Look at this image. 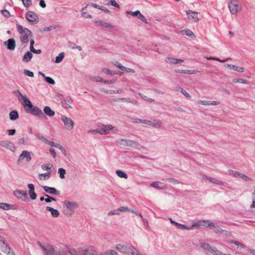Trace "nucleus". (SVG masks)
I'll list each match as a JSON object with an SVG mask.
<instances>
[{"mask_svg": "<svg viewBox=\"0 0 255 255\" xmlns=\"http://www.w3.org/2000/svg\"><path fill=\"white\" fill-rule=\"evenodd\" d=\"M14 93L15 96L17 97L19 96L23 99V103L25 104V107L27 106V108L25 109L26 113H31L33 115L40 118H46L43 112L40 108L36 106H33L31 102L26 98V97L23 96L18 90L15 91Z\"/></svg>", "mask_w": 255, "mask_h": 255, "instance_id": "1", "label": "nucleus"}, {"mask_svg": "<svg viewBox=\"0 0 255 255\" xmlns=\"http://www.w3.org/2000/svg\"><path fill=\"white\" fill-rule=\"evenodd\" d=\"M228 7L232 14H236L242 9V6L238 0H231L228 4Z\"/></svg>", "mask_w": 255, "mask_h": 255, "instance_id": "2", "label": "nucleus"}, {"mask_svg": "<svg viewBox=\"0 0 255 255\" xmlns=\"http://www.w3.org/2000/svg\"><path fill=\"white\" fill-rule=\"evenodd\" d=\"M200 226H204L205 227H211L214 226V223H211L209 220H199L195 222L191 226H187L185 225H183L182 230H191L193 229L195 227H199Z\"/></svg>", "mask_w": 255, "mask_h": 255, "instance_id": "3", "label": "nucleus"}, {"mask_svg": "<svg viewBox=\"0 0 255 255\" xmlns=\"http://www.w3.org/2000/svg\"><path fill=\"white\" fill-rule=\"evenodd\" d=\"M119 144L124 146H129L136 149H139L140 147V144L137 142L125 139H121L119 140Z\"/></svg>", "mask_w": 255, "mask_h": 255, "instance_id": "4", "label": "nucleus"}, {"mask_svg": "<svg viewBox=\"0 0 255 255\" xmlns=\"http://www.w3.org/2000/svg\"><path fill=\"white\" fill-rule=\"evenodd\" d=\"M26 19L32 24H36L39 21L38 15L33 11H28L25 13Z\"/></svg>", "mask_w": 255, "mask_h": 255, "instance_id": "5", "label": "nucleus"}, {"mask_svg": "<svg viewBox=\"0 0 255 255\" xmlns=\"http://www.w3.org/2000/svg\"><path fill=\"white\" fill-rule=\"evenodd\" d=\"M39 246L42 249L44 255H57V252L51 245H47L46 246H44L39 243Z\"/></svg>", "mask_w": 255, "mask_h": 255, "instance_id": "6", "label": "nucleus"}, {"mask_svg": "<svg viewBox=\"0 0 255 255\" xmlns=\"http://www.w3.org/2000/svg\"><path fill=\"white\" fill-rule=\"evenodd\" d=\"M143 124L156 128H160L162 125L161 121L157 119H153L152 121L145 120Z\"/></svg>", "mask_w": 255, "mask_h": 255, "instance_id": "7", "label": "nucleus"}, {"mask_svg": "<svg viewBox=\"0 0 255 255\" xmlns=\"http://www.w3.org/2000/svg\"><path fill=\"white\" fill-rule=\"evenodd\" d=\"M61 119L64 123L67 130H71L73 128L74 122L70 118L66 116H62Z\"/></svg>", "mask_w": 255, "mask_h": 255, "instance_id": "8", "label": "nucleus"}, {"mask_svg": "<svg viewBox=\"0 0 255 255\" xmlns=\"http://www.w3.org/2000/svg\"><path fill=\"white\" fill-rule=\"evenodd\" d=\"M24 158H25L27 162H30L31 160V155L28 151L23 150L22 151L17 160V163L20 164Z\"/></svg>", "mask_w": 255, "mask_h": 255, "instance_id": "9", "label": "nucleus"}, {"mask_svg": "<svg viewBox=\"0 0 255 255\" xmlns=\"http://www.w3.org/2000/svg\"><path fill=\"white\" fill-rule=\"evenodd\" d=\"M186 14L188 16L189 20L192 22H196L199 20L198 12H197L189 10L187 11Z\"/></svg>", "mask_w": 255, "mask_h": 255, "instance_id": "10", "label": "nucleus"}, {"mask_svg": "<svg viewBox=\"0 0 255 255\" xmlns=\"http://www.w3.org/2000/svg\"><path fill=\"white\" fill-rule=\"evenodd\" d=\"M14 194L22 201H25L27 199V193L26 191L16 190L14 192Z\"/></svg>", "mask_w": 255, "mask_h": 255, "instance_id": "11", "label": "nucleus"}, {"mask_svg": "<svg viewBox=\"0 0 255 255\" xmlns=\"http://www.w3.org/2000/svg\"><path fill=\"white\" fill-rule=\"evenodd\" d=\"M99 133L101 134H107L110 130L113 129L114 127L111 125L107 126L102 125L99 127Z\"/></svg>", "mask_w": 255, "mask_h": 255, "instance_id": "12", "label": "nucleus"}, {"mask_svg": "<svg viewBox=\"0 0 255 255\" xmlns=\"http://www.w3.org/2000/svg\"><path fill=\"white\" fill-rule=\"evenodd\" d=\"M44 191L49 194H52V195H59L60 194V192L57 190L54 187H49V186H43L42 187Z\"/></svg>", "mask_w": 255, "mask_h": 255, "instance_id": "13", "label": "nucleus"}, {"mask_svg": "<svg viewBox=\"0 0 255 255\" xmlns=\"http://www.w3.org/2000/svg\"><path fill=\"white\" fill-rule=\"evenodd\" d=\"M0 145L12 151H14L15 149V147L13 144L12 142L6 140H0Z\"/></svg>", "mask_w": 255, "mask_h": 255, "instance_id": "14", "label": "nucleus"}, {"mask_svg": "<svg viewBox=\"0 0 255 255\" xmlns=\"http://www.w3.org/2000/svg\"><path fill=\"white\" fill-rule=\"evenodd\" d=\"M4 45L7 49L13 50L15 48V41L13 38H10L4 42Z\"/></svg>", "mask_w": 255, "mask_h": 255, "instance_id": "15", "label": "nucleus"}, {"mask_svg": "<svg viewBox=\"0 0 255 255\" xmlns=\"http://www.w3.org/2000/svg\"><path fill=\"white\" fill-rule=\"evenodd\" d=\"M75 249H70L68 247L63 248L59 253V255H74Z\"/></svg>", "mask_w": 255, "mask_h": 255, "instance_id": "16", "label": "nucleus"}, {"mask_svg": "<svg viewBox=\"0 0 255 255\" xmlns=\"http://www.w3.org/2000/svg\"><path fill=\"white\" fill-rule=\"evenodd\" d=\"M200 247L204 251H208L213 254L215 252V250L216 249L215 247H213L211 246L209 244L207 243H200Z\"/></svg>", "mask_w": 255, "mask_h": 255, "instance_id": "17", "label": "nucleus"}, {"mask_svg": "<svg viewBox=\"0 0 255 255\" xmlns=\"http://www.w3.org/2000/svg\"><path fill=\"white\" fill-rule=\"evenodd\" d=\"M64 205L72 212H74L75 209L78 207V205L76 203L69 201H65Z\"/></svg>", "mask_w": 255, "mask_h": 255, "instance_id": "18", "label": "nucleus"}, {"mask_svg": "<svg viewBox=\"0 0 255 255\" xmlns=\"http://www.w3.org/2000/svg\"><path fill=\"white\" fill-rule=\"evenodd\" d=\"M17 28L18 31L21 33L23 34V35L29 36L31 34V32L28 28H23L22 26L19 24H17Z\"/></svg>", "mask_w": 255, "mask_h": 255, "instance_id": "19", "label": "nucleus"}, {"mask_svg": "<svg viewBox=\"0 0 255 255\" xmlns=\"http://www.w3.org/2000/svg\"><path fill=\"white\" fill-rule=\"evenodd\" d=\"M73 102V100L70 97H68L66 98V99H64L61 103L62 105V106L65 109H68V108H72V107L70 106V104H71Z\"/></svg>", "mask_w": 255, "mask_h": 255, "instance_id": "20", "label": "nucleus"}, {"mask_svg": "<svg viewBox=\"0 0 255 255\" xmlns=\"http://www.w3.org/2000/svg\"><path fill=\"white\" fill-rule=\"evenodd\" d=\"M9 247L8 244L6 243L4 238L0 236V249L2 252L6 251V250Z\"/></svg>", "mask_w": 255, "mask_h": 255, "instance_id": "21", "label": "nucleus"}, {"mask_svg": "<svg viewBox=\"0 0 255 255\" xmlns=\"http://www.w3.org/2000/svg\"><path fill=\"white\" fill-rule=\"evenodd\" d=\"M182 59H178L173 57H168L165 59V62L171 64H177L183 62Z\"/></svg>", "mask_w": 255, "mask_h": 255, "instance_id": "22", "label": "nucleus"}, {"mask_svg": "<svg viewBox=\"0 0 255 255\" xmlns=\"http://www.w3.org/2000/svg\"><path fill=\"white\" fill-rule=\"evenodd\" d=\"M128 245L124 246L122 244H117L116 246V249L120 252L123 254L128 253Z\"/></svg>", "mask_w": 255, "mask_h": 255, "instance_id": "23", "label": "nucleus"}, {"mask_svg": "<svg viewBox=\"0 0 255 255\" xmlns=\"http://www.w3.org/2000/svg\"><path fill=\"white\" fill-rule=\"evenodd\" d=\"M225 67L229 69H232L241 73L244 71V69L243 67L238 66L235 65L228 64L225 65Z\"/></svg>", "mask_w": 255, "mask_h": 255, "instance_id": "24", "label": "nucleus"}, {"mask_svg": "<svg viewBox=\"0 0 255 255\" xmlns=\"http://www.w3.org/2000/svg\"><path fill=\"white\" fill-rule=\"evenodd\" d=\"M198 103L202 105L205 106H215L218 105L220 104L219 101H205V100H200L198 101Z\"/></svg>", "mask_w": 255, "mask_h": 255, "instance_id": "25", "label": "nucleus"}, {"mask_svg": "<svg viewBox=\"0 0 255 255\" xmlns=\"http://www.w3.org/2000/svg\"><path fill=\"white\" fill-rule=\"evenodd\" d=\"M46 210L51 212V216L54 218L59 217L60 213L58 210L55 209L51 207H46Z\"/></svg>", "mask_w": 255, "mask_h": 255, "instance_id": "26", "label": "nucleus"}, {"mask_svg": "<svg viewBox=\"0 0 255 255\" xmlns=\"http://www.w3.org/2000/svg\"><path fill=\"white\" fill-rule=\"evenodd\" d=\"M151 185L152 187L159 189H164L166 188L165 185L163 183L159 181L153 182L151 184Z\"/></svg>", "mask_w": 255, "mask_h": 255, "instance_id": "27", "label": "nucleus"}, {"mask_svg": "<svg viewBox=\"0 0 255 255\" xmlns=\"http://www.w3.org/2000/svg\"><path fill=\"white\" fill-rule=\"evenodd\" d=\"M43 113L46 116L53 117L55 115V112L51 110L49 106H45L43 109Z\"/></svg>", "mask_w": 255, "mask_h": 255, "instance_id": "28", "label": "nucleus"}, {"mask_svg": "<svg viewBox=\"0 0 255 255\" xmlns=\"http://www.w3.org/2000/svg\"><path fill=\"white\" fill-rule=\"evenodd\" d=\"M32 57H33L32 54L30 52L27 51L24 55V56L22 58V61L24 62L27 63L31 60Z\"/></svg>", "mask_w": 255, "mask_h": 255, "instance_id": "29", "label": "nucleus"}, {"mask_svg": "<svg viewBox=\"0 0 255 255\" xmlns=\"http://www.w3.org/2000/svg\"><path fill=\"white\" fill-rule=\"evenodd\" d=\"M138 251L135 248L131 245H128V254H130L131 255H138Z\"/></svg>", "mask_w": 255, "mask_h": 255, "instance_id": "30", "label": "nucleus"}, {"mask_svg": "<svg viewBox=\"0 0 255 255\" xmlns=\"http://www.w3.org/2000/svg\"><path fill=\"white\" fill-rule=\"evenodd\" d=\"M9 119L11 121L16 120L19 117L18 113L17 111L16 110H13V111H11L9 113Z\"/></svg>", "mask_w": 255, "mask_h": 255, "instance_id": "31", "label": "nucleus"}, {"mask_svg": "<svg viewBox=\"0 0 255 255\" xmlns=\"http://www.w3.org/2000/svg\"><path fill=\"white\" fill-rule=\"evenodd\" d=\"M51 176L50 171L39 174V178L41 180H46L50 178Z\"/></svg>", "mask_w": 255, "mask_h": 255, "instance_id": "32", "label": "nucleus"}, {"mask_svg": "<svg viewBox=\"0 0 255 255\" xmlns=\"http://www.w3.org/2000/svg\"><path fill=\"white\" fill-rule=\"evenodd\" d=\"M105 4L107 5H113L115 7L120 8V6L115 0H104Z\"/></svg>", "mask_w": 255, "mask_h": 255, "instance_id": "33", "label": "nucleus"}, {"mask_svg": "<svg viewBox=\"0 0 255 255\" xmlns=\"http://www.w3.org/2000/svg\"><path fill=\"white\" fill-rule=\"evenodd\" d=\"M175 91L177 92H181L185 97L188 99H190L191 98V96L183 89L180 87H176L174 89Z\"/></svg>", "mask_w": 255, "mask_h": 255, "instance_id": "34", "label": "nucleus"}, {"mask_svg": "<svg viewBox=\"0 0 255 255\" xmlns=\"http://www.w3.org/2000/svg\"><path fill=\"white\" fill-rule=\"evenodd\" d=\"M175 72L179 73L187 74H195L196 73L195 70H176Z\"/></svg>", "mask_w": 255, "mask_h": 255, "instance_id": "35", "label": "nucleus"}, {"mask_svg": "<svg viewBox=\"0 0 255 255\" xmlns=\"http://www.w3.org/2000/svg\"><path fill=\"white\" fill-rule=\"evenodd\" d=\"M49 145L60 149L62 153H64L66 151L65 148L62 145H61L60 144L56 143L53 141H50Z\"/></svg>", "mask_w": 255, "mask_h": 255, "instance_id": "36", "label": "nucleus"}, {"mask_svg": "<svg viewBox=\"0 0 255 255\" xmlns=\"http://www.w3.org/2000/svg\"><path fill=\"white\" fill-rule=\"evenodd\" d=\"M95 23L103 26L107 28H112L113 26L109 23L104 22L100 20L96 21Z\"/></svg>", "mask_w": 255, "mask_h": 255, "instance_id": "37", "label": "nucleus"}, {"mask_svg": "<svg viewBox=\"0 0 255 255\" xmlns=\"http://www.w3.org/2000/svg\"><path fill=\"white\" fill-rule=\"evenodd\" d=\"M232 81L234 83H240L244 84H249L250 82L247 80L241 79V78H235L232 80Z\"/></svg>", "mask_w": 255, "mask_h": 255, "instance_id": "38", "label": "nucleus"}, {"mask_svg": "<svg viewBox=\"0 0 255 255\" xmlns=\"http://www.w3.org/2000/svg\"><path fill=\"white\" fill-rule=\"evenodd\" d=\"M35 136L36 137L40 140L41 141H43V142L49 144L51 141L48 140L47 139L45 138L43 135H41L40 133H37L35 134Z\"/></svg>", "mask_w": 255, "mask_h": 255, "instance_id": "39", "label": "nucleus"}, {"mask_svg": "<svg viewBox=\"0 0 255 255\" xmlns=\"http://www.w3.org/2000/svg\"><path fill=\"white\" fill-rule=\"evenodd\" d=\"M116 174L121 178L127 179L128 176L126 173L121 170H117L116 171Z\"/></svg>", "mask_w": 255, "mask_h": 255, "instance_id": "40", "label": "nucleus"}, {"mask_svg": "<svg viewBox=\"0 0 255 255\" xmlns=\"http://www.w3.org/2000/svg\"><path fill=\"white\" fill-rule=\"evenodd\" d=\"M12 205L6 203H0V208L4 210H9L11 208Z\"/></svg>", "mask_w": 255, "mask_h": 255, "instance_id": "41", "label": "nucleus"}, {"mask_svg": "<svg viewBox=\"0 0 255 255\" xmlns=\"http://www.w3.org/2000/svg\"><path fill=\"white\" fill-rule=\"evenodd\" d=\"M64 57V52H61L57 56H56L55 58V62L56 63H59L61 62Z\"/></svg>", "mask_w": 255, "mask_h": 255, "instance_id": "42", "label": "nucleus"}, {"mask_svg": "<svg viewBox=\"0 0 255 255\" xmlns=\"http://www.w3.org/2000/svg\"><path fill=\"white\" fill-rule=\"evenodd\" d=\"M58 173L61 179L65 178V174H66V170L63 168H59L58 170Z\"/></svg>", "mask_w": 255, "mask_h": 255, "instance_id": "43", "label": "nucleus"}, {"mask_svg": "<svg viewBox=\"0 0 255 255\" xmlns=\"http://www.w3.org/2000/svg\"><path fill=\"white\" fill-rule=\"evenodd\" d=\"M228 173L229 175L235 177H239L241 172L233 170H229L228 171Z\"/></svg>", "mask_w": 255, "mask_h": 255, "instance_id": "44", "label": "nucleus"}, {"mask_svg": "<svg viewBox=\"0 0 255 255\" xmlns=\"http://www.w3.org/2000/svg\"><path fill=\"white\" fill-rule=\"evenodd\" d=\"M103 92H104V93H106L107 94H119V93H121L122 92V90H102Z\"/></svg>", "mask_w": 255, "mask_h": 255, "instance_id": "45", "label": "nucleus"}, {"mask_svg": "<svg viewBox=\"0 0 255 255\" xmlns=\"http://www.w3.org/2000/svg\"><path fill=\"white\" fill-rule=\"evenodd\" d=\"M102 71L107 74H108V75H115L116 74V73L114 71H112L111 70H110V69H109L108 68H104L102 69Z\"/></svg>", "mask_w": 255, "mask_h": 255, "instance_id": "46", "label": "nucleus"}, {"mask_svg": "<svg viewBox=\"0 0 255 255\" xmlns=\"http://www.w3.org/2000/svg\"><path fill=\"white\" fill-rule=\"evenodd\" d=\"M169 220H170V223L176 226L179 229H181V230L182 229V227H183V224H181L178 223H177V222L172 220L170 218L169 219Z\"/></svg>", "mask_w": 255, "mask_h": 255, "instance_id": "47", "label": "nucleus"}, {"mask_svg": "<svg viewBox=\"0 0 255 255\" xmlns=\"http://www.w3.org/2000/svg\"><path fill=\"white\" fill-rule=\"evenodd\" d=\"M53 166V165L50 163H47V164H44L42 165L41 167L42 169L43 170H48L50 169Z\"/></svg>", "mask_w": 255, "mask_h": 255, "instance_id": "48", "label": "nucleus"}, {"mask_svg": "<svg viewBox=\"0 0 255 255\" xmlns=\"http://www.w3.org/2000/svg\"><path fill=\"white\" fill-rule=\"evenodd\" d=\"M45 81L49 84L54 85L55 82V81L51 77L46 76L44 78Z\"/></svg>", "mask_w": 255, "mask_h": 255, "instance_id": "49", "label": "nucleus"}, {"mask_svg": "<svg viewBox=\"0 0 255 255\" xmlns=\"http://www.w3.org/2000/svg\"><path fill=\"white\" fill-rule=\"evenodd\" d=\"M87 248L88 249V250L89 251L90 253H97V248L94 246H87Z\"/></svg>", "mask_w": 255, "mask_h": 255, "instance_id": "50", "label": "nucleus"}, {"mask_svg": "<svg viewBox=\"0 0 255 255\" xmlns=\"http://www.w3.org/2000/svg\"><path fill=\"white\" fill-rule=\"evenodd\" d=\"M126 13L128 14L131 15L133 16H138V14H140L139 10H136L135 11H127Z\"/></svg>", "mask_w": 255, "mask_h": 255, "instance_id": "51", "label": "nucleus"}, {"mask_svg": "<svg viewBox=\"0 0 255 255\" xmlns=\"http://www.w3.org/2000/svg\"><path fill=\"white\" fill-rule=\"evenodd\" d=\"M1 13L5 17L8 18L10 16L9 11L7 9H3L1 10Z\"/></svg>", "mask_w": 255, "mask_h": 255, "instance_id": "52", "label": "nucleus"}, {"mask_svg": "<svg viewBox=\"0 0 255 255\" xmlns=\"http://www.w3.org/2000/svg\"><path fill=\"white\" fill-rule=\"evenodd\" d=\"M25 7H28L32 5V1L31 0H21Z\"/></svg>", "mask_w": 255, "mask_h": 255, "instance_id": "53", "label": "nucleus"}, {"mask_svg": "<svg viewBox=\"0 0 255 255\" xmlns=\"http://www.w3.org/2000/svg\"><path fill=\"white\" fill-rule=\"evenodd\" d=\"M185 34L191 38L195 37L194 33L189 29H186L184 30Z\"/></svg>", "mask_w": 255, "mask_h": 255, "instance_id": "54", "label": "nucleus"}, {"mask_svg": "<svg viewBox=\"0 0 255 255\" xmlns=\"http://www.w3.org/2000/svg\"><path fill=\"white\" fill-rule=\"evenodd\" d=\"M137 17L142 22H143L145 23H147L148 21L147 19L145 18V17L140 12V14H138Z\"/></svg>", "mask_w": 255, "mask_h": 255, "instance_id": "55", "label": "nucleus"}, {"mask_svg": "<svg viewBox=\"0 0 255 255\" xmlns=\"http://www.w3.org/2000/svg\"><path fill=\"white\" fill-rule=\"evenodd\" d=\"M145 120H141L138 118H133L131 120V122L133 123H142L143 124V121H144Z\"/></svg>", "mask_w": 255, "mask_h": 255, "instance_id": "56", "label": "nucleus"}, {"mask_svg": "<svg viewBox=\"0 0 255 255\" xmlns=\"http://www.w3.org/2000/svg\"><path fill=\"white\" fill-rule=\"evenodd\" d=\"M29 36L27 35H23L20 37V40L22 43H26L28 41V37Z\"/></svg>", "mask_w": 255, "mask_h": 255, "instance_id": "57", "label": "nucleus"}, {"mask_svg": "<svg viewBox=\"0 0 255 255\" xmlns=\"http://www.w3.org/2000/svg\"><path fill=\"white\" fill-rule=\"evenodd\" d=\"M23 73L25 75L29 77H33L34 76V73L28 70H24Z\"/></svg>", "mask_w": 255, "mask_h": 255, "instance_id": "58", "label": "nucleus"}, {"mask_svg": "<svg viewBox=\"0 0 255 255\" xmlns=\"http://www.w3.org/2000/svg\"><path fill=\"white\" fill-rule=\"evenodd\" d=\"M29 195L31 200H34L36 199L37 195L34 191L29 192Z\"/></svg>", "mask_w": 255, "mask_h": 255, "instance_id": "59", "label": "nucleus"}, {"mask_svg": "<svg viewBox=\"0 0 255 255\" xmlns=\"http://www.w3.org/2000/svg\"><path fill=\"white\" fill-rule=\"evenodd\" d=\"M213 254L215 255H231V254H226L222 253L220 251L218 250L216 248L215 250V252H214Z\"/></svg>", "mask_w": 255, "mask_h": 255, "instance_id": "60", "label": "nucleus"}, {"mask_svg": "<svg viewBox=\"0 0 255 255\" xmlns=\"http://www.w3.org/2000/svg\"><path fill=\"white\" fill-rule=\"evenodd\" d=\"M3 253H6L7 255H15L14 252L10 247L6 250V251H4Z\"/></svg>", "mask_w": 255, "mask_h": 255, "instance_id": "61", "label": "nucleus"}, {"mask_svg": "<svg viewBox=\"0 0 255 255\" xmlns=\"http://www.w3.org/2000/svg\"><path fill=\"white\" fill-rule=\"evenodd\" d=\"M239 177L242 178L243 179L245 180V181H250L251 180V178L247 176V175L241 173Z\"/></svg>", "mask_w": 255, "mask_h": 255, "instance_id": "62", "label": "nucleus"}, {"mask_svg": "<svg viewBox=\"0 0 255 255\" xmlns=\"http://www.w3.org/2000/svg\"><path fill=\"white\" fill-rule=\"evenodd\" d=\"M114 65L118 68L122 70H124V69H126V67L124 66L122 64L118 62H116L115 63H114Z\"/></svg>", "mask_w": 255, "mask_h": 255, "instance_id": "63", "label": "nucleus"}, {"mask_svg": "<svg viewBox=\"0 0 255 255\" xmlns=\"http://www.w3.org/2000/svg\"><path fill=\"white\" fill-rule=\"evenodd\" d=\"M83 255H92L93 253H90L87 247L83 249Z\"/></svg>", "mask_w": 255, "mask_h": 255, "instance_id": "64", "label": "nucleus"}]
</instances>
